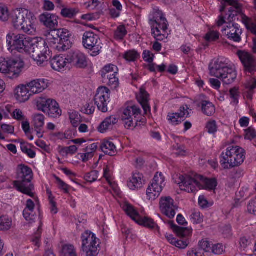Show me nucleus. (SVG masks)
Wrapping results in <instances>:
<instances>
[{"label": "nucleus", "instance_id": "f257e3e1", "mask_svg": "<svg viewBox=\"0 0 256 256\" xmlns=\"http://www.w3.org/2000/svg\"><path fill=\"white\" fill-rule=\"evenodd\" d=\"M176 182L182 190L189 193H194L203 188L214 190L217 186L215 178L208 179L198 174H195L193 178L188 175H180Z\"/></svg>", "mask_w": 256, "mask_h": 256}, {"label": "nucleus", "instance_id": "f03ea898", "mask_svg": "<svg viewBox=\"0 0 256 256\" xmlns=\"http://www.w3.org/2000/svg\"><path fill=\"white\" fill-rule=\"evenodd\" d=\"M35 20L33 14L26 9H16L11 16L14 27L28 34H32L36 32L34 25Z\"/></svg>", "mask_w": 256, "mask_h": 256}, {"label": "nucleus", "instance_id": "7ed1b4c3", "mask_svg": "<svg viewBox=\"0 0 256 256\" xmlns=\"http://www.w3.org/2000/svg\"><path fill=\"white\" fill-rule=\"evenodd\" d=\"M16 178L17 180L14 182V184L17 190L30 197H33L34 194L32 191L34 189V186L32 183V172L31 168L24 164L18 165L17 168Z\"/></svg>", "mask_w": 256, "mask_h": 256}, {"label": "nucleus", "instance_id": "20e7f679", "mask_svg": "<svg viewBox=\"0 0 256 256\" xmlns=\"http://www.w3.org/2000/svg\"><path fill=\"white\" fill-rule=\"evenodd\" d=\"M210 74L221 80L226 84L233 82L236 78V73L232 67L222 60L218 59L209 66Z\"/></svg>", "mask_w": 256, "mask_h": 256}, {"label": "nucleus", "instance_id": "39448f33", "mask_svg": "<svg viewBox=\"0 0 256 256\" xmlns=\"http://www.w3.org/2000/svg\"><path fill=\"white\" fill-rule=\"evenodd\" d=\"M245 159L244 150L238 146H230L220 156V164L224 169H230L242 164Z\"/></svg>", "mask_w": 256, "mask_h": 256}, {"label": "nucleus", "instance_id": "423d86ee", "mask_svg": "<svg viewBox=\"0 0 256 256\" xmlns=\"http://www.w3.org/2000/svg\"><path fill=\"white\" fill-rule=\"evenodd\" d=\"M34 60L40 66H44L48 60L52 58V54L44 40H40L32 43V42L28 50Z\"/></svg>", "mask_w": 256, "mask_h": 256}, {"label": "nucleus", "instance_id": "0eeeda50", "mask_svg": "<svg viewBox=\"0 0 256 256\" xmlns=\"http://www.w3.org/2000/svg\"><path fill=\"white\" fill-rule=\"evenodd\" d=\"M53 47L59 52H64L70 48L72 43L69 40L71 34L69 30L65 28L56 29L52 30Z\"/></svg>", "mask_w": 256, "mask_h": 256}, {"label": "nucleus", "instance_id": "6e6552de", "mask_svg": "<svg viewBox=\"0 0 256 256\" xmlns=\"http://www.w3.org/2000/svg\"><path fill=\"white\" fill-rule=\"evenodd\" d=\"M6 40L9 50H15L20 52L28 51L32 42L30 38L22 34H8Z\"/></svg>", "mask_w": 256, "mask_h": 256}, {"label": "nucleus", "instance_id": "1a4fd4ad", "mask_svg": "<svg viewBox=\"0 0 256 256\" xmlns=\"http://www.w3.org/2000/svg\"><path fill=\"white\" fill-rule=\"evenodd\" d=\"M82 249L86 256H96L100 251L99 240L90 232L86 231L82 235Z\"/></svg>", "mask_w": 256, "mask_h": 256}, {"label": "nucleus", "instance_id": "9d476101", "mask_svg": "<svg viewBox=\"0 0 256 256\" xmlns=\"http://www.w3.org/2000/svg\"><path fill=\"white\" fill-rule=\"evenodd\" d=\"M141 110L136 105L128 106L124 109L121 118L126 128L135 127L141 122Z\"/></svg>", "mask_w": 256, "mask_h": 256}, {"label": "nucleus", "instance_id": "9b49d317", "mask_svg": "<svg viewBox=\"0 0 256 256\" xmlns=\"http://www.w3.org/2000/svg\"><path fill=\"white\" fill-rule=\"evenodd\" d=\"M82 44L84 48L91 51L90 55L96 56L102 50V44L99 36L92 32H86L82 36Z\"/></svg>", "mask_w": 256, "mask_h": 256}, {"label": "nucleus", "instance_id": "f8f14e48", "mask_svg": "<svg viewBox=\"0 0 256 256\" xmlns=\"http://www.w3.org/2000/svg\"><path fill=\"white\" fill-rule=\"evenodd\" d=\"M37 106L39 110L52 118L59 117L62 114L59 105L54 100L40 98L37 102Z\"/></svg>", "mask_w": 256, "mask_h": 256}, {"label": "nucleus", "instance_id": "ddd939ff", "mask_svg": "<svg viewBox=\"0 0 256 256\" xmlns=\"http://www.w3.org/2000/svg\"><path fill=\"white\" fill-rule=\"evenodd\" d=\"M123 209L132 220L139 224L150 229L158 228L153 220L148 217H142L132 206L128 204H124Z\"/></svg>", "mask_w": 256, "mask_h": 256}, {"label": "nucleus", "instance_id": "4468645a", "mask_svg": "<svg viewBox=\"0 0 256 256\" xmlns=\"http://www.w3.org/2000/svg\"><path fill=\"white\" fill-rule=\"evenodd\" d=\"M164 177L161 172H157L146 190L149 200H154L160 196L164 186Z\"/></svg>", "mask_w": 256, "mask_h": 256}, {"label": "nucleus", "instance_id": "2eb2a0df", "mask_svg": "<svg viewBox=\"0 0 256 256\" xmlns=\"http://www.w3.org/2000/svg\"><path fill=\"white\" fill-rule=\"evenodd\" d=\"M110 96V90L106 86L99 87L96 90L94 100L99 110L102 112H108V104Z\"/></svg>", "mask_w": 256, "mask_h": 256}, {"label": "nucleus", "instance_id": "dca6fc26", "mask_svg": "<svg viewBox=\"0 0 256 256\" xmlns=\"http://www.w3.org/2000/svg\"><path fill=\"white\" fill-rule=\"evenodd\" d=\"M221 32L230 40L236 42H240L242 40V30L238 24L228 23L226 26L222 29Z\"/></svg>", "mask_w": 256, "mask_h": 256}, {"label": "nucleus", "instance_id": "f3484780", "mask_svg": "<svg viewBox=\"0 0 256 256\" xmlns=\"http://www.w3.org/2000/svg\"><path fill=\"white\" fill-rule=\"evenodd\" d=\"M237 55L244 66V71L252 74H254L256 72V58L250 53L242 50H238Z\"/></svg>", "mask_w": 256, "mask_h": 256}, {"label": "nucleus", "instance_id": "a211bd4d", "mask_svg": "<svg viewBox=\"0 0 256 256\" xmlns=\"http://www.w3.org/2000/svg\"><path fill=\"white\" fill-rule=\"evenodd\" d=\"M68 62L78 68H84L88 66V59L86 56L80 51L70 52L67 56Z\"/></svg>", "mask_w": 256, "mask_h": 256}, {"label": "nucleus", "instance_id": "6ab92c4d", "mask_svg": "<svg viewBox=\"0 0 256 256\" xmlns=\"http://www.w3.org/2000/svg\"><path fill=\"white\" fill-rule=\"evenodd\" d=\"M162 212L170 218H174L178 207L174 204V200L170 197L162 198L160 202Z\"/></svg>", "mask_w": 256, "mask_h": 256}, {"label": "nucleus", "instance_id": "aec40b11", "mask_svg": "<svg viewBox=\"0 0 256 256\" xmlns=\"http://www.w3.org/2000/svg\"><path fill=\"white\" fill-rule=\"evenodd\" d=\"M152 30H155L156 28L162 31H166L168 30V22L166 19L164 17L162 12L158 10L155 13L152 19L150 20Z\"/></svg>", "mask_w": 256, "mask_h": 256}, {"label": "nucleus", "instance_id": "412c9836", "mask_svg": "<svg viewBox=\"0 0 256 256\" xmlns=\"http://www.w3.org/2000/svg\"><path fill=\"white\" fill-rule=\"evenodd\" d=\"M10 72L8 78H18L24 68V62L20 57L12 58L9 59Z\"/></svg>", "mask_w": 256, "mask_h": 256}, {"label": "nucleus", "instance_id": "4be33fe9", "mask_svg": "<svg viewBox=\"0 0 256 256\" xmlns=\"http://www.w3.org/2000/svg\"><path fill=\"white\" fill-rule=\"evenodd\" d=\"M58 16L54 14L44 12L39 16V20L44 26L49 28L51 32L58 26Z\"/></svg>", "mask_w": 256, "mask_h": 256}, {"label": "nucleus", "instance_id": "5701e85b", "mask_svg": "<svg viewBox=\"0 0 256 256\" xmlns=\"http://www.w3.org/2000/svg\"><path fill=\"white\" fill-rule=\"evenodd\" d=\"M189 108L187 105L181 106L178 112L169 114L168 119L174 125H177L184 121V118H188L190 115L188 112Z\"/></svg>", "mask_w": 256, "mask_h": 256}, {"label": "nucleus", "instance_id": "b1692460", "mask_svg": "<svg viewBox=\"0 0 256 256\" xmlns=\"http://www.w3.org/2000/svg\"><path fill=\"white\" fill-rule=\"evenodd\" d=\"M27 84L30 92L34 94L42 92L46 89L48 87V82L44 79H38L34 80Z\"/></svg>", "mask_w": 256, "mask_h": 256}, {"label": "nucleus", "instance_id": "393cba45", "mask_svg": "<svg viewBox=\"0 0 256 256\" xmlns=\"http://www.w3.org/2000/svg\"><path fill=\"white\" fill-rule=\"evenodd\" d=\"M225 2L228 3L230 6H232L228 10V18L227 20L228 23H232L234 18L238 15V14H240L241 12V4L238 3V1L236 0H224Z\"/></svg>", "mask_w": 256, "mask_h": 256}, {"label": "nucleus", "instance_id": "a878e982", "mask_svg": "<svg viewBox=\"0 0 256 256\" xmlns=\"http://www.w3.org/2000/svg\"><path fill=\"white\" fill-rule=\"evenodd\" d=\"M28 85L18 86L15 90V93L17 100L20 102L28 100L30 96L32 95L28 90Z\"/></svg>", "mask_w": 256, "mask_h": 256}, {"label": "nucleus", "instance_id": "bb28decb", "mask_svg": "<svg viewBox=\"0 0 256 256\" xmlns=\"http://www.w3.org/2000/svg\"><path fill=\"white\" fill-rule=\"evenodd\" d=\"M50 63L52 69L58 72L63 70L67 64H68L66 57L64 58L60 55L54 56L50 60Z\"/></svg>", "mask_w": 256, "mask_h": 256}, {"label": "nucleus", "instance_id": "cd10ccee", "mask_svg": "<svg viewBox=\"0 0 256 256\" xmlns=\"http://www.w3.org/2000/svg\"><path fill=\"white\" fill-rule=\"evenodd\" d=\"M142 175L140 173H136L132 175V178L128 182V186L132 190L138 189L142 186L144 180Z\"/></svg>", "mask_w": 256, "mask_h": 256}, {"label": "nucleus", "instance_id": "c85d7f7f", "mask_svg": "<svg viewBox=\"0 0 256 256\" xmlns=\"http://www.w3.org/2000/svg\"><path fill=\"white\" fill-rule=\"evenodd\" d=\"M149 94L143 88L140 89V96L138 101L141 104L144 114L148 115L150 114V108L148 104Z\"/></svg>", "mask_w": 256, "mask_h": 256}, {"label": "nucleus", "instance_id": "c756f323", "mask_svg": "<svg viewBox=\"0 0 256 256\" xmlns=\"http://www.w3.org/2000/svg\"><path fill=\"white\" fill-rule=\"evenodd\" d=\"M118 122V118L113 116L106 118L98 126V130L104 133L106 130Z\"/></svg>", "mask_w": 256, "mask_h": 256}, {"label": "nucleus", "instance_id": "7c9ffc66", "mask_svg": "<svg viewBox=\"0 0 256 256\" xmlns=\"http://www.w3.org/2000/svg\"><path fill=\"white\" fill-rule=\"evenodd\" d=\"M100 148L105 154L112 156L116 152V147L114 144L109 140H104L100 144Z\"/></svg>", "mask_w": 256, "mask_h": 256}, {"label": "nucleus", "instance_id": "2f4dec72", "mask_svg": "<svg viewBox=\"0 0 256 256\" xmlns=\"http://www.w3.org/2000/svg\"><path fill=\"white\" fill-rule=\"evenodd\" d=\"M98 148V144L94 143L90 145L87 146L86 148H84L83 151L86 153L83 154L81 156L82 160L83 162L88 161L90 158H92L94 152Z\"/></svg>", "mask_w": 256, "mask_h": 256}, {"label": "nucleus", "instance_id": "473e14b6", "mask_svg": "<svg viewBox=\"0 0 256 256\" xmlns=\"http://www.w3.org/2000/svg\"><path fill=\"white\" fill-rule=\"evenodd\" d=\"M171 228L172 229L178 236L180 237H184L189 236L192 232V229L180 227L174 224L173 222H169Z\"/></svg>", "mask_w": 256, "mask_h": 256}, {"label": "nucleus", "instance_id": "72a5a7b5", "mask_svg": "<svg viewBox=\"0 0 256 256\" xmlns=\"http://www.w3.org/2000/svg\"><path fill=\"white\" fill-rule=\"evenodd\" d=\"M242 18L246 29L256 36V19L249 18L245 15L242 16Z\"/></svg>", "mask_w": 256, "mask_h": 256}, {"label": "nucleus", "instance_id": "f704fd0d", "mask_svg": "<svg viewBox=\"0 0 256 256\" xmlns=\"http://www.w3.org/2000/svg\"><path fill=\"white\" fill-rule=\"evenodd\" d=\"M202 110L204 114L210 116L215 112L214 106L210 102L202 101Z\"/></svg>", "mask_w": 256, "mask_h": 256}, {"label": "nucleus", "instance_id": "c9c22d12", "mask_svg": "<svg viewBox=\"0 0 256 256\" xmlns=\"http://www.w3.org/2000/svg\"><path fill=\"white\" fill-rule=\"evenodd\" d=\"M12 220L6 216H2L0 217V230L6 231L11 228Z\"/></svg>", "mask_w": 256, "mask_h": 256}, {"label": "nucleus", "instance_id": "e433bc0d", "mask_svg": "<svg viewBox=\"0 0 256 256\" xmlns=\"http://www.w3.org/2000/svg\"><path fill=\"white\" fill-rule=\"evenodd\" d=\"M78 10L75 8H64L62 9L60 14L64 18H72L78 13Z\"/></svg>", "mask_w": 256, "mask_h": 256}, {"label": "nucleus", "instance_id": "4c0bfd02", "mask_svg": "<svg viewBox=\"0 0 256 256\" xmlns=\"http://www.w3.org/2000/svg\"><path fill=\"white\" fill-rule=\"evenodd\" d=\"M118 72V68L114 64H108L105 66L101 70V76L102 78L105 76L108 77V73L117 74Z\"/></svg>", "mask_w": 256, "mask_h": 256}, {"label": "nucleus", "instance_id": "58836bf2", "mask_svg": "<svg viewBox=\"0 0 256 256\" xmlns=\"http://www.w3.org/2000/svg\"><path fill=\"white\" fill-rule=\"evenodd\" d=\"M9 59H6L3 58H0V72L6 74L8 77L10 72Z\"/></svg>", "mask_w": 256, "mask_h": 256}, {"label": "nucleus", "instance_id": "ea45409f", "mask_svg": "<svg viewBox=\"0 0 256 256\" xmlns=\"http://www.w3.org/2000/svg\"><path fill=\"white\" fill-rule=\"evenodd\" d=\"M44 118L42 114H36L34 116L33 122L36 129L41 128L44 125Z\"/></svg>", "mask_w": 256, "mask_h": 256}, {"label": "nucleus", "instance_id": "a19ab883", "mask_svg": "<svg viewBox=\"0 0 256 256\" xmlns=\"http://www.w3.org/2000/svg\"><path fill=\"white\" fill-rule=\"evenodd\" d=\"M62 256H77L74 246L70 244L64 246Z\"/></svg>", "mask_w": 256, "mask_h": 256}, {"label": "nucleus", "instance_id": "79ce46f5", "mask_svg": "<svg viewBox=\"0 0 256 256\" xmlns=\"http://www.w3.org/2000/svg\"><path fill=\"white\" fill-rule=\"evenodd\" d=\"M127 34V31L124 25L118 26L114 32V38L122 40Z\"/></svg>", "mask_w": 256, "mask_h": 256}, {"label": "nucleus", "instance_id": "37998d69", "mask_svg": "<svg viewBox=\"0 0 256 256\" xmlns=\"http://www.w3.org/2000/svg\"><path fill=\"white\" fill-rule=\"evenodd\" d=\"M152 33L156 41H163L167 38L166 31H164V32H162V31L161 32L160 30H158V28H156L155 30H152Z\"/></svg>", "mask_w": 256, "mask_h": 256}, {"label": "nucleus", "instance_id": "c03bdc74", "mask_svg": "<svg viewBox=\"0 0 256 256\" xmlns=\"http://www.w3.org/2000/svg\"><path fill=\"white\" fill-rule=\"evenodd\" d=\"M69 118L74 127H77L80 121V116L76 111L72 110L69 112Z\"/></svg>", "mask_w": 256, "mask_h": 256}, {"label": "nucleus", "instance_id": "a18cd8bd", "mask_svg": "<svg viewBox=\"0 0 256 256\" xmlns=\"http://www.w3.org/2000/svg\"><path fill=\"white\" fill-rule=\"evenodd\" d=\"M240 248L243 250H245L247 248L249 250L250 248L253 247V243L252 241L245 237L240 239Z\"/></svg>", "mask_w": 256, "mask_h": 256}, {"label": "nucleus", "instance_id": "49530a36", "mask_svg": "<svg viewBox=\"0 0 256 256\" xmlns=\"http://www.w3.org/2000/svg\"><path fill=\"white\" fill-rule=\"evenodd\" d=\"M140 56L139 54L136 50H129L125 53L124 58L129 62L136 60Z\"/></svg>", "mask_w": 256, "mask_h": 256}, {"label": "nucleus", "instance_id": "de8ad7c7", "mask_svg": "<svg viewBox=\"0 0 256 256\" xmlns=\"http://www.w3.org/2000/svg\"><path fill=\"white\" fill-rule=\"evenodd\" d=\"M98 174L99 172L97 170L92 171L84 176V179L90 182H94L98 180Z\"/></svg>", "mask_w": 256, "mask_h": 256}, {"label": "nucleus", "instance_id": "09e8293b", "mask_svg": "<svg viewBox=\"0 0 256 256\" xmlns=\"http://www.w3.org/2000/svg\"><path fill=\"white\" fill-rule=\"evenodd\" d=\"M104 82L106 83L109 86L114 88H116L119 84L118 79L116 76L106 79V80H104Z\"/></svg>", "mask_w": 256, "mask_h": 256}, {"label": "nucleus", "instance_id": "8fccbe9b", "mask_svg": "<svg viewBox=\"0 0 256 256\" xmlns=\"http://www.w3.org/2000/svg\"><path fill=\"white\" fill-rule=\"evenodd\" d=\"M8 9L5 6H0V20L2 22H6L9 18Z\"/></svg>", "mask_w": 256, "mask_h": 256}, {"label": "nucleus", "instance_id": "3c124183", "mask_svg": "<svg viewBox=\"0 0 256 256\" xmlns=\"http://www.w3.org/2000/svg\"><path fill=\"white\" fill-rule=\"evenodd\" d=\"M230 98H232L234 102H238V98L240 95V92H239V88L237 87H234L230 90Z\"/></svg>", "mask_w": 256, "mask_h": 256}, {"label": "nucleus", "instance_id": "603ef678", "mask_svg": "<svg viewBox=\"0 0 256 256\" xmlns=\"http://www.w3.org/2000/svg\"><path fill=\"white\" fill-rule=\"evenodd\" d=\"M95 110L92 102L87 104L85 106L81 108L80 111L86 114H91L94 113Z\"/></svg>", "mask_w": 256, "mask_h": 256}, {"label": "nucleus", "instance_id": "864d4df0", "mask_svg": "<svg viewBox=\"0 0 256 256\" xmlns=\"http://www.w3.org/2000/svg\"><path fill=\"white\" fill-rule=\"evenodd\" d=\"M198 246L201 250L208 252L211 250L210 242L206 240H202L198 242Z\"/></svg>", "mask_w": 256, "mask_h": 256}, {"label": "nucleus", "instance_id": "5fc2aeb1", "mask_svg": "<svg viewBox=\"0 0 256 256\" xmlns=\"http://www.w3.org/2000/svg\"><path fill=\"white\" fill-rule=\"evenodd\" d=\"M219 38L218 32L215 31L208 32L205 36V39L208 42L216 41Z\"/></svg>", "mask_w": 256, "mask_h": 256}, {"label": "nucleus", "instance_id": "6e6d98bb", "mask_svg": "<svg viewBox=\"0 0 256 256\" xmlns=\"http://www.w3.org/2000/svg\"><path fill=\"white\" fill-rule=\"evenodd\" d=\"M256 137V131L254 128L250 127L245 130L244 138L248 140H252Z\"/></svg>", "mask_w": 256, "mask_h": 256}, {"label": "nucleus", "instance_id": "4d7b16f0", "mask_svg": "<svg viewBox=\"0 0 256 256\" xmlns=\"http://www.w3.org/2000/svg\"><path fill=\"white\" fill-rule=\"evenodd\" d=\"M191 218L194 224H200L203 221V216L199 212H194L191 215Z\"/></svg>", "mask_w": 256, "mask_h": 256}, {"label": "nucleus", "instance_id": "13d9d810", "mask_svg": "<svg viewBox=\"0 0 256 256\" xmlns=\"http://www.w3.org/2000/svg\"><path fill=\"white\" fill-rule=\"evenodd\" d=\"M22 151L26 154L30 158H34L36 156L35 152L30 148H28L24 144H21L20 146Z\"/></svg>", "mask_w": 256, "mask_h": 256}, {"label": "nucleus", "instance_id": "bf43d9fd", "mask_svg": "<svg viewBox=\"0 0 256 256\" xmlns=\"http://www.w3.org/2000/svg\"><path fill=\"white\" fill-rule=\"evenodd\" d=\"M206 128L208 133L214 134L217 130V126L215 120L208 122L206 126Z\"/></svg>", "mask_w": 256, "mask_h": 256}, {"label": "nucleus", "instance_id": "052dcab7", "mask_svg": "<svg viewBox=\"0 0 256 256\" xmlns=\"http://www.w3.org/2000/svg\"><path fill=\"white\" fill-rule=\"evenodd\" d=\"M78 148L76 146H71L68 147H65L62 148L60 150V152L66 154H73L76 152Z\"/></svg>", "mask_w": 256, "mask_h": 256}, {"label": "nucleus", "instance_id": "680f3d73", "mask_svg": "<svg viewBox=\"0 0 256 256\" xmlns=\"http://www.w3.org/2000/svg\"><path fill=\"white\" fill-rule=\"evenodd\" d=\"M154 54L150 50H144L142 54V58L145 62L152 63L154 60Z\"/></svg>", "mask_w": 256, "mask_h": 256}, {"label": "nucleus", "instance_id": "e2e57ef3", "mask_svg": "<svg viewBox=\"0 0 256 256\" xmlns=\"http://www.w3.org/2000/svg\"><path fill=\"white\" fill-rule=\"evenodd\" d=\"M33 212L34 211L24 210V217L27 221H30L32 222H34L35 219L34 215L33 214Z\"/></svg>", "mask_w": 256, "mask_h": 256}, {"label": "nucleus", "instance_id": "0e129e2a", "mask_svg": "<svg viewBox=\"0 0 256 256\" xmlns=\"http://www.w3.org/2000/svg\"><path fill=\"white\" fill-rule=\"evenodd\" d=\"M12 117L18 120H24V116L20 109L15 110L12 112Z\"/></svg>", "mask_w": 256, "mask_h": 256}, {"label": "nucleus", "instance_id": "69168bd1", "mask_svg": "<svg viewBox=\"0 0 256 256\" xmlns=\"http://www.w3.org/2000/svg\"><path fill=\"white\" fill-rule=\"evenodd\" d=\"M248 210L250 214L256 215V200H251L248 205Z\"/></svg>", "mask_w": 256, "mask_h": 256}, {"label": "nucleus", "instance_id": "338daca9", "mask_svg": "<svg viewBox=\"0 0 256 256\" xmlns=\"http://www.w3.org/2000/svg\"><path fill=\"white\" fill-rule=\"evenodd\" d=\"M36 145L43 149L44 151L50 153L51 151L49 145H47L44 141L38 140L36 142Z\"/></svg>", "mask_w": 256, "mask_h": 256}, {"label": "nucleus", "instance_id": "774afa93", "mask_svg": "<svg viewBox=\"0 0 256 256\" xmlns=\"http://www.w3.org/2000/svg\"><path fill=\"white\" fill-rule=\"evenodd\" d=\"M246 88L248 90L253 91V90L256 88V80L252 78L248 81L246 84Z\"/></svg>", "mask_w": 256, "mask_h": 256}]
</instances>
